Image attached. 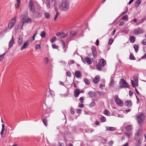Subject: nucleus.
I'll return each instance as SVG.
<instances>
[{"label":"nucleus","mask_w":146,"mask_h":146,"mask_svg":"<svg viewBox=\"0 0 146 146\" xmlns=\"http://www.w3.org/2000/svg\"><path fill=\"white\" fill-rule=\"evenodd\" d=\"M144 114L142 112L139 113L136 116V119L138 124L141 126H142L145 119Z\"/></svg>","instance_id":"1"},{"label":"nucleus","mask_w":146,"mask_h":146,"mask_svg":"<svg viewBox=\"0 0 146 146\" xmlns=\"http://www.w3.org/2000/svg\"><path fill=\"white\" fill-rule=\"evenodd\" d=\"M59 6L61 10L63 11H66L69 9V4L67 1L63 0L60 2Z\"/></svg>","instance_id":"2"},{"label":"nucleus","mask_w":146,"mask_h":146,"mask_svg":"<svg viewBox=\"0 0 146 146\" xmlns=\"http://www.w3.org/2000/svg\"><path fill=\"white\" fill-rule=\"evenodd\" d=\"M106 64V61L104 59H100L99 62L96 65L97 69L100 70H101V68L104 67Z\"/></svg>","instance_id":"3"},{"label":"nucleus","mask_w":146,"mask_h":146,"mask_svg":"<svg viewBox=\"0 0 146 146\" xmlns=\"http://www.w3.org/2000/svg\"><path fill=\"white\" fill-rule=\"evenodd\" d=\"M47 98L46 100L50 102H53L54 101V96L51 91L47 92L46 94Z\"/></svg>","instance_id":"4"},{"label":"nucleus","mask_w":146,"mask_h":146,"mask_svg":"<svg viewBox=\"0 0 146 146\" xmlns=\"http://www.w3.org/2000/svg\"><path fill=\"white\" fill-rule=\"evenodd\" d=\"M119 84V87L121 88H129V85L127 83L126 80L123 78L120 80Z\"/></svg>","instance_id":"5"},{"label":"nucleus","mask_w":146,"mask_h":146,"mask_svg":"<svg viewBox=\"0 0 146 146\" xmlns=\"http://www.w3.org/2000/svg\"><path fill=\"white\" fill-rule=\"evenodd\" d=\"M29 7L30 11L32 13L34 12L35 10V5L32 0H30L29 4Z\"/></svg>","instance_id":"6"},{"label":"nucleus","mask_w":146,"mask_h":146,"mask_svg":"<svg viewBox=\"0 0 146 146\" xmlns=\"http://www.w3.org/2000/svg\"><path fill=\"white\" fill-rule=\"evenodd\" d=\"M17 17H13L10 21L8 25V28L9 29H12L15 25Z\"/></svg>","instance_id":"7"},{"label":"nucleus","mask_w":146,"mask_h":146,"mask_svg":"<svg viewBox=\"0 0 146 146\" xmlns=\"http://www.w3.org/2000/svg\"><path fill=\"white\" fill-rule=\"evenodd\" d=\"M33 13L32 14V16L35 19L40 18L42 16V13L40 11H36Z\"/></svg>","instance_id":"8"},{"label":"nucleus","mask_w":146,"mask_h":146,"mask_svg":"<svg viewBox=\"0 0 146 146\" xmlns=\"http://www.w3.org/2000/svg\"><path fill=\"white\" fill-rule=\"evenodd\" d=\"M56 35L60 38H63L66 37L67 34H65L64 32L58 33L56 34Z\"/></svg>","instance_id":"9"},{"label":"nucleus","mask_w":146,"mask_h":146,"mask_svg":"<svg viewBox=\"0 0 146 146\" xmlns=\"http://www.w3.org/2000/svg\"><path fill=\"white\" fill-rule=\"evenodd\" d=\"M92 50L94 58H96V57L97 52L96 47L94 46H92Z\"/></svg>","instance_id":"10"},{"label":"nucleus","mask_w":146,"mask_h":146,"mask_svg":"<svg viewBox=\"0 0 146 146\" xmlns=\"http://www.w3.org/2000/svg\"><path fill=\"white\" fill-rule=\"evenodd\" d=\"M100 77L99 75H97L93 79V82L95 84H97L100 81Z\"/></svg>","instance_id":"11"},{"label":"nucleus","mask_w":146,"mask_h":146,"mask_svg":"<svg viewBox=\"0 0 146 146\" xmlns=\"http://www.w3.org/2000/svg\"><path fill=\"white\" fill-rule=\"evenodd\" d=\"M32 22V20L31 18L27 17V19L25 21H22L23 24L22 25V27H23V25L25 23H31Z\"/></svg>","instance_id":"12"},{"label":"nucleus","mask_w":146,"mask_h":146,"mask_svg":"<svg viewBox=\"0 0 146 146\" xmlns=\"http://www.w3.org/2000/svg\"><path fill=\"white\" fill-rule=\"evenodd\" d=\"M29 45V42L28 41H26L23 44V46L21 47V50H23L24 49L27 48Z\"/></svg>","instance_id":"13"},{"label":"nucleus","mask_w":146,"mask_h":146,"mask_svg":"<svg viewBox=\"0 0 146 146\" xmlns=\"http://www.w3.org/2000/svg\"><path fill=\"white\" fill-rule=\"evenodd\" d=\"M125 105L128 107H129L132 105V102L131 100H128L125 102Z\"/></svg>","instance_id":"14"},{"label":"nucleus","mask_w":146,"mask_h":146,"mask_svg":"<svg viewBox=\"0 0 146 146\" xmlns=\"http://www.w3.org/2000/svg\"><path fill=\"white\" fill-rule=\"evenodd\" d=\"M14 39L13 36H12V37L11 40L10 41L9 44V47L10 48L13 45L14 42Z\"/></svg>","instance_id":"15"},{"label":"nucleus","mask_w":146,"mask_h":146,"mask_svg":"<svg viewBox=\"0 0 146 146\" xmlns=\"http://www.w3.org/2000/svg\"><path fill=\"white\" fill-rule=\"evenodd\" d=\"M85 59L86 62L89 64H91L92 63L93 60L92 58L90 59L88 57H86Z\"/></svg>","instance_id":"16"},{"label":"nucleus","mask_w":146,"mask_h":146,"mask_svg":"<svg viewBox=\"0 0 146 146\" xmlns=\"http://www.w3.org/2000/svg\"><path fill=\"white\" fill-rule=\"evenodd\" d=\"M135 140L136 141V142L135 143L136 146H139L141 144V141L140 138H135Z\"/></svg>","instance_id":"17"},{"label":"nucleus","mask_w":146,"mask_h":146,"mask_svg":"<svg viewBox=\"0 0 146 146\" xmlns=\"http://www.w3.org/2000/svg\"><path fill=\"white\" fill-rule=\"evenodd\" d=\"M80 94V91L78 89H76L74 92V95L75 97H78Z\"/></svg>","instance_id":"18"},{"label":"nucleus","mask_w":146,"mask_h":146,"mask_svg":"<svg viewBox=\"0 0 146 146\" xmlns=\"http://www.w3.org/2000/svg\"><path fill=\"white\" fill-rule=\"evenodd\" d=\"M75 76L77 78H80L82 76V74L79 71H77L75 73Z\"/></svg>","instance_id":"19"},{"label":"nucleus","mask_w":146,"mask_h":146,"mask_svg":"<svg viewBox=\"0 0 146 146\" xmlns=\"http://www.w3.org/2000/svg\"><path fill=\"white\" fill-rule=\"evenodd\" d=\"M27 17L25 15H21L20 16V18L21 20V21L22 22V21H25Z\"/></svg>","instance_id":"20"},{"label":"nucleus","mask_w":146,"mask_h":146,"mask_svg":"<svg viewBox=\"0 0 146 146\" xmlns=\"http://www.w3.org/2000/svg\"><path fill=\"white\" fill-rule=\"evenodd\" d=\"M18 44L19 46H21L23 43V38L21 37H19L18 39Z\"/></svg>","instance_id":"21"},{"label":"nucleus","mask_w":146,"mask_h":146,"mask_svg":"<svg viewBox=\"0 0 146 146\" xmlns=\"http://www.w3.org/2000/svg\"><path fill=\"white\" fill-rule=\"evenodd\" d=\"M141 0H137L135 3V7L137 8L138 7L140 4L141 3Z\"/></svg>","instance_id":"22"},{"label":"nucleus","mask_w":146,"mask_h":146,"mask_svg":"<svg viewBox=\"0 0 146 146\" xmlns=\"http://www.w3.org/2000/svg\"><path fill=\"white\" fill-rule=\"evenodd\" d=\"M129 40L132 43L134 42L135 41V38L133 36H130L129 37Z\"/></svg>","instance_id":"23"},{"label":"nucleus","mask_w":146,"mask_h":146,"mask_svg":"<svg viewBox=\"0 0 146 146\" xmlns=\"http://www.w3.org/2000/svg\"><path fill=\"white\" fill-rule=\"evenodd\" d=\"M117 95H115L114 97V100L116 103L117 105H119V99Z\"/></svg>","instance_id":"24"},{"label":"nucleus","mask_w":146,"mask_h":146,"mask_svg":"<svg viewBox=\"0 0 146 146\" xmlns=\"http://www.w3.org/2000/svg\"><path fill=\"white\" fill-rule=\"evenodd\" d=\"M103 112L104 114L107 116H109L110 115V111L106 109L104 110Z\"/></svg>","instance_id":"25"},{"label":"nucleus","mask_w":146,"mask_h":146,"mask_svg":"<svg viewBox=\"0 0 146 146\" xmlns=\"http://www.w3.org/2000/svg\"><path fill=\"white\" fill-rule=\"evenodd\" d=\"M88 94L91 97H93L96 96V93L95 92H92L91 91H90L88 92Z\"/></svg>","instance_id":"26"},{"label":"nucleus","mask_w":146,"mask_h":146,"mask_svg":"<svg viewBox=\"0 0 146 146\" xmlns=\"http://www.w3.org/2000/svg\"><path fill=\"white\" fill-rule=\"evenodd\" d=\"M100 120L102 122H104L106 121V118L104 116L101 115L100 117Z\"/></svg>","instance_id":"27"},{"label":"nucleus","mask_w":146,"mask_h":146,"mask_svg":"<svg viewBox=\"0 0 146 146\" xmlns=\"http://www.w3.org/2000/svg\"><path fill=\"white\" fill-rule=\"evenodd\" d=\"M46 6L48 9H49L50 7V2L48 0L46 1Z\"/></svg>","instance_id":"28"},{"label":"nucleus","mask_w":146,"mask_h":146,"mask_svg":"<svg viewBox=\"0 0 146 146\" xmlns=\"http://www.w3.org/2000/svg\"><path fill=\"white\" fill-rule=\"evenodd\" d=\"M122 19L124 21H127L128 20V16L127 15H125L122 17Z\"/></svg>","instance_id":"29"},{"label":"nucleus","mask_w":146,"mask_h":146,"mask_svg":"<svg viewBox=\"0 0 146 146\" xmlns=\"http://www.w3.org/2000/svg\"><path fill=\"white\" fill-rule=\"evenodd\" d=\"M40 35L42 38H44L46 37V33L44 31H42L40 34Z\"/></svg>","instance_id":"30"},{"label":"nucleus","mask_w":146,"mask_h":146,"mask_svg":"<svg viewBox=\"0 0 146 146\" xmlns=\"http://www.w3.org/2000/svg\"><path fill=\"white\" fill-rule=\"evenodd\" d=\"M44 16L45 18L49 19L50 17V15L48 13H44Z\"/></svg>","instance_id":"31"},{"label":"nucleus","mask_w":146,"mask_h":146,"mask_svg":"<svg viewBox=\"0 0 146 146\" xmlns=\"http://www.w3.org/2000/svg\"><path fill=\"white\" fill-rule=\"evenodd\" d=\"M131 83L132 86L133 88H135V86H138V82H137V83H135L134 82V81H133L132 80H131Z\"/></svg>","instance_id":"32"},{"label":"nucleus","mask_w":146,"mask_h":146,"mask_svg":"<svg viewBox=\"0 0 146 146\" xmlns=\"http://www.w3.org/2000/svg\"><path fill=\"white\" fill-rule=\"evenodd\" d=\"M134 48L135 50V51L136 53H137L138 50V45L137 44H134Z\"/></svg>","instance_id":"33"},{"label":"nucleus","mask_w":146,"mask_h":146,"mask_svg":"<svg viewBox=\"0 0 146 146\" xmlns=\"http://www.w3.org/2000/svg\"><path fill=\"white\" fill-rule=\"evenodd\" d=\"M119 112L121 114L120 115L119 114V117H123L124 116V114L125 113V112H124V111H120Z\"/></svg>","instance_id":"34"},{"label":"nucleus","mask_w":146,"mask_h":146,"mask_svg":"<svg viewBox=\"0 0 146 146\" xmlns=\"http://www.w3.org/2000/svg\"><path fill=\"white\" fill-rule=\"evenodd\" d=\"M43 115H45L46 113H49V110L48 109H43Z\"/></svg>","instance_id":"35"},{"label":"nucleus","mask_w":146,"mask_h":146,"mask_svg":"<svg viewBox=\"0 0 146 146\" xmlns=\"http://www.w3.org/2000/svg\"><path fill=\"white\" fill-rule=\"evenodd\" d=\"M129 59L131 60H134L135 59V57L132 53L130 55Z\"/></svg>","instance_id":"36"},{"label":"nucleus","mask_w":146,"mask_h":146,"mask_svg":"<svg viewBox=\"0 0 146 146\" xmlns=\"http://www.w3.org/2000/svg\"><path fill=\"white\" fill-rule=\"evenodd\" d=\"M134 35H137L139 34L138 29L135 30L133 32Z\"/></svg>","instance_id":"37"},{"label":"nucleus","mask_w":146,"mask_h":146,"mask_svg":"<svg viewBox=\"0 0 146 146\" xmlns=\"http://www.w3.org/2000/svg\"><path fill=\"white\" fill-rule=\"evenodd\" d=\"M96 105L95 102H92L90 103L89 105V107L90 108H92L93 106H95Z\"/></svg>","instance_id":"38"},{"label":"nucleus","mask_w":146,"mask_h":146,"mask_svg":"<svg viewBox=\"0 0 146 146\" xmlns=\"http://www.w3.org/2000/svg\"><path fill=\"white\" fill-rule=\"evenodd\" d=\"M138 29L139 34L143 33L144 31V30L143 29L140 28Z\"/></svg>","instance_id":"39"},{"label":"nucleus","mask_w":146,"mask_h":146,"mask_svg":"<svg viewBox=\"0 0 146 146\" xmlns=\"http://www.w3.org/2000/svg\"><path fill=\"white\" fill-rule=\"evenodd\" d=\"M42 121L44 125L46 126L47 125V121L46 119H44L42 120Z\"/></svg>","instance_id":"40"},{"label":"nucleus","mask_w":146,"mask_h":146,"mask_svg":"<svg viewBox=\"0 0 146 146\" xmlns=\"http://www.w3.org/2000/svg\"><path fill=\"white\" fill-rule=\"evenodd\" d=\"M58 14H59V13L58 11H57V12L56 13V14L55 15V17H54V21H55L56 20V19L58 17Z\"/></svg>","instance_id":"41"},{"label":"nucleus","mask_w":146,"mask_h":146,"mask_svg":"<svg viewBox=\"0 0 146 146\" xmlns=\"http://www.w3.org/2000/svg\"><path fill=\"white\" fill-rule=\"evenodd\" d=\"M56 40V37L55 36H54L50 40V41L51 43H53Z\"/></svg>","instance_id":"42"},{"label":"nucleus","mask_w":146,"mask_h":146,"mask_svg":"<svg viewBox=\"0 0 146 146\" xmlns=\"http://www.w3.org/2000/svg\"><path fill=\"white\" fill-rule=\"evenodd\" d=\"M17 0V7H16V9H18L19 8V6L20 4V0Z\"/></svg>","instance_id":"43"},{"label":"nucleus","mask_w":146,"mask_h":146,"mask_svg":"<svg viewBox=\"0 0 146 146\" xmlns=\"http://www.w3.org/2000/svg\"><path fill=\"white\" fill-rule=\"evenodd\" d=\"M84 81L85 84L86 85H89L90 84V83L89 81L87 79H86V78H84Z\"/></svg>","instance_id":"44"},{"label":"nucleus","mask_w":146,"mask_h":146,"mask_svg":"<svg viewBox=\"0 0 146 146\" xmlns=\"http://www.w3.org/2000/svg\"><path fill=\"white\" fill-rule=\"evenodd\" d=\"M52 48L54 49H57L58 47V46L55 44H53L52 45Z\"/></svg>","instance_id":"45"},{"label":"nucleus","mask_w":146,"mask_h":146,"mask_svg":"<svg viewBox=\"0 0 146 146\" xmlns=\"http://www.w3.org/2000/svg\"><path fill=\"white\" fill-rule=\"evenodd\" d=\"M35 49L37 50L38 48H40V44H37L35 45Z\"/></svg>","instance_id":"46"},{"label":"nucleus","mask_w":146,"mask_h":146,"mask_svg":"<svg viewBox=\"0 0 146 146\" xmlns=\"http://www.w3.org/2000/svg\"><path fill=\"white\" fill-rule=\"evenodd\" d=\"M114 83H115V82L113 80H111V82H110V86L111 87L113 86L114 84Z\"/></svg>","instance_id":"47"},{"label":"nucleus","mask_w":146,"mask_h":146,"mask_svg":"<svg viewBox=\"0 0 146 146\" xmlns=\"http://www.w3.org/2000/svg\"><path fill=\"white\" fill-rule=\"evenodd\" d=\"M140 138V134H139V132H137L135 135V138Z\"/></svg>","instance_id":"48"},{"label":"nucleus","mask_w":146,"mask_h":146,"mask_svg":"<svg viewBox=\"0 0 146 146\" xmlns=\"http://www.w3.org/2000/svg\"><path fill=\"white\" fill-rule=\"evenodd\" d=\"M123 105V102L119 99V106H122Z\"/></svg>","instance_id":"49"},{"label":"nucleus","mask_w":146,"mask_h":146,"mask_svg":"<svg viewBox=\"0 0 146 146\" xmlns=\"http://www.w3.org/2000/svg\"><path fill=\"white\" fill-rule=\"evenodd\" d=\"M113 38L110 39L109 41L108 44L110 45H111L113 41Z\"/></svg>","instance_id":"50"},{"label":"nucleus","mask_w":146,"mask_h":146,"mask_svg":"<svg viewBox=\"0 0 146 146\" xmlns=\"http://www.w3.org/2000/svg\"><path fill=\"white\" fill-rule=\"evenodd\" d=\"M5 53H3V54L0 55V61H1L2 60L3 58Z\"/></svg>","instance_id":"51"},{"label":"nucleus","mask_w":146,"mask_h":146,"mask_svg":"<svg viewBox=\"0 0 146 146\" xmlns=\"http://www.w3.org/2000/svg\"><path fill=\"white\" fill-rule=\"evenodd\" d=\"M113 143V141H111L108 143V144L110 146H111Z\"/></svg>","instance_id":"52"},{"label":"nucleus","mask_w":146,"mask_h":146,"mask_svg":"<svg viewBox=\"0 0 146 146\" xmlns=\"http://www.w3.org/2000/svg\"><path fill=\"white\" fill-rule=\"evenodd\" d=\"M44 61L46 64H48V62L49 60L47 57H46L44 58Z\"/></svg>","instance_id":"53"},{"label":"nucleus","mask_w":146,"mask_h":146,"mask_svg":"<svg viewBox=\"0 0 146 146\" xmlns=\"http://www.w3.org/2000/svg\"><path fill=\"white\" fill-rule=\"evenodd\" d=\"M83 100H84V98L82 97H81L79 99V101L80 102L82 103L83 102Z\"/></svg>","instance_id":"54"},{"label":"nucleus","mask_w":146,"mask_h":146,"mask_svg":"<svg viewBox=\"0 0 146 146\" xmlns=\"http://www.w3.org/2000/svg\"><path fill=\"white\" fill-rule=\"evenodd\" d=\"M70 112L72 114H74V110L72 108H71L70 109Z\"/></svg>","instance_id":"55"},{"label":"nucleus","mask_w":146,"mask_h":146,"mask_svg":"<svg viewBox=\"0 0 146 146\" xmlns=\"http://www.w3.org/2000/svg\"><path fill=\"white\" fill-rule=\"evenodd\" d=\"M66 75L70 77L71 75V73L69 71H67Z\"/></svg>","instance_id":"56"},{"label":"nucleus","mask_w":146,"mask_h":146,"mask_svg":"<svg viewBox=\"0 0 146 146\" xmlns=\"http://www.w3.org/2000/svg\"><path fill=\"white\" fill-rule=\"evenodd\" d=\"M37 31H36L33 35V40H35V36L37 34Z\"/></svg>","instance_id":"57"},{"label":"nucleus","mask_w":146,"mask_h":146,"mask_svg":"<svg viewBox=\"0 0 146 146\" xmlns=\"http://www.w3.org/2000/svg\"><path fill=\"white\" fill-rule=\"evenodd\" d=\"M61 42H62V44L63 46V48L64 49L65 47V43H64V41L62 40H61Z\"/></svg>","instance_id":"58"},{"label":"nucleus","mask_w":146,"mask_h":146,"mask_svg":"<svg viewBox=\"0 0 146 146\" xmlns=\"http://www.w3.org/2000/svg\"><path fill=\"white\" fill-rule=\"evenodd\" d=\"M104 86L105 85L104 84H100V88H101L102 89H103L104 88Z\"/></svg>","instance_id":"59"},{"label":"nucleus","mask_w":146,"mask_h":146,"mask_svg":"<svg viewBox=\"0 0 146 146\" xmlns=\"http://www.w3.org/2000/svg\"><path fill=\"white\" fill-rule=\"evenodd\" d=\"M94 123L96 125H99L100 123L98 120H96L94 122Z\"/></svg>","instance_id":"60"},{"label":"nucleus","mask_w":146,"mask_h":146,"mask_svg":"<svg viewBox=\"0 0 146 146\" xmlns=\"http://www.w3.org/2000/svg\"><path fill=\"white\" fill-rule=\"evenodd\" d=\"M5 130V128H2V130L0 133V134L1 135H2L3 134Z\"/></svg>","instance_id":"61"},{"label":"nucleus","mask_w":146,"mask_h":146,"mask_svg":"<svg viewBox=\"0 0 146 146\" xmlns=\"http://www.w3.org/2000/svg\"><path fill=\"white\" fill-rule=\"evenodd\" d=\"M143 44L144 45H146V39H144L142 42Z\"/></svg>","instance_id":"62"},{"label":"nucleus","mask_w":146,"mask_h":146,"mask_svg":"<svg viewBox=\"0 0 146 146\" xmlns=\"http://www.w3.org/2000/svg\"><path fill=\"white\" fill-rule=\"evenodd\" d=\"M78 107L80 108H83L84 107V106L82 104H80L79 103L78 104Z\"/></svg>","instance_id":"63"},{"label":"nucleus","mask_w":146,"mask_h":146,"mask_svg":"<svg viewBox=\"0 0 146 146\" xmlns=\"http://www.w3.org/2000/svg\"><path fill=\"white\" fill-rule=\"evenodd\" d=\"M82 110L80 109H78L77 110V112L78 113H80Z\"/></svg>","instance_id":"64"}]
</instances>
